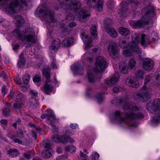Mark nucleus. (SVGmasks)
Masks as SVG:
<instances>
[{
	"mask_svg": "<svg viewBox=\"0 0 160 160\" xmlns=\"http://www.w3.org/2000/svg\"><path fill=\"white\" fill-rule=\"evenodd\" d=\"M61 8H57L66 14V20L69 21L74 19L75 16L78 14L79 20L82 22H86L90 16V10L86 8L81 9L80 8L81 5L80 2L77 0H58Z\"/></svg>",
	"mask_w": 160,
	"mask_h": 160,
	"instance_id": "nucleus-1",
	"label": "nucleus"
},
{
	"mask_svg": "<svg viewBox=\"0 0 160 160\" xmlns=\"http://www.w3.org/2000/svg\"><path fill=\"white\" fill-rule=\"evenodd\" d=\"M140 43L142 46L146 47L151 43L148 36L144 34H141L139 33H133L131 36V41L126 44L124 40L119 41L118 44L122 48H123L122 54L126 57H130L132 55V53H138L140 52V49L138 45Z\"/></svg>",
	"mask_w": 160,
	"mask_h": 160,
	"instance_id": "nucleus-2",
	"label": "nucleus"
},
{
	"mask_svg": "<svg viewBox=\"0 0 160 160\" xmlns=\"http://www.w3.org/2000/svg\"><path fill=\"white\" fill-rule=\"evenodd\" d=\"M14 21L18 27L13 32L15 37L23 41L26 47L30 46L36 41L33 30L30 28L23 30V28H20L24 22L23 18L20 15L16 16Z\"/></svg>",
	"mask_w": 160,
	"mask_h": 160,
	"instance_id": "nucleus-3",
	"label": "nucleus"
},
{
	"mask_svg": "<svg viewBox=\"0 0 160 160\" xmlns=\"http://www.w3.org/2000/svg\"><path fill=\"white\" fill-rule=\"evenodd\" d=\"M122 108L123 110H129L131 111L129 113H127L125 117L123 118L121 116L122 114L119 111H116L113 113L111 119L122 122L126 119H128L129 121H132L134 119L142 118L144 117L142 109L138 108L134 104H131L127 102L123 106Z\"/></svg>",
	"mask_w": 160,
	"mask_h": 160,
	"instance_id": "nucleus-4",
	"label": "nucleus"
},
{
	"mask_svg": "<svg viewBox=\"0 0 160 160\" xmlns=\"http://www.w3.org/2000/svg\"><path fill=\"white\" fill-rule=\"evenodd\" d=\"M150 7H145L142 11V17L137 21H132L130 22V25L134 28H141L146 27L149 28L152 26V20L150 17L152 12L150 10Z\"/></svg>",
	"mask_w": 160,
	"mask_h": 160,
	"instance_id": "nucleus-5",
	"label": "nucleus"
},
{
	"mask_svg": "<svg viewBox=\"0 0 160 160\" xmlns=\"http://www.w3.org/2000/svg\"><path fill=\"white\" fill-rule=\"evenodd\" d=\"M146 109L150 113H155L151 120V124L153 127L160 122V98L151 100L146 106Z\"/></svg>",
	"mask_w": 160,
	"mask_h": 160,
	"instance_id": "nucleus-6",
	"label": "nucleus"
},
{
	"mask_svg": "<svg viewBox=\"0 0 160 160\" xmlns=\"http://www.w3.org/2000/svg\"><path fill=\"white\" fill-rule=\"evenodd\" d=\"M8 0H0L2 2L3 5L2 6L3 9L10 13L17 12L20 8L27 6L29 2L28 0H12L8 4Z\"/></svg>",
	"mask_w": 160,
	"mask_h": 160,
	"instance_id": "nucleus-7",
	"label": "nucleus"
},
{
	"mask_svg": "<svg viewBox=\"0 0 160 160\" xmlns=\"http://www.w3.org/2000/svg\"><path fill=\"white\" fill-rule=\"evenodd\" d=\"M106 63L103 57L99 56L97 58L95 67H90L88 72L87 77L89 82H92L97 80L96 77L97 72H101L104 70Z\"/></svg>",
	"mask_w": 160,
	"mask_h": 160,
	"instance_id": "nucleus-8",
	"label": "nucleus"
},
{
	"mask_svg": "<svg viewBox=\"0 0 160 160\" xmlns=\"http://www.w3.org/2000/svg\"><path fill=\"white\" fill-rule=\"evenodd\" d=\"M151 79L150 75L147 76L145 79L144 85L141 90L137 93H134L133 99L137 101L144 102L148 100L150 97V92L151 88L146 86V84Z\"/></svg>",
	"mask_w": 160,
	"mask_h": 160,
	"instance_id": "nucleus-9",
	"label": "nucleus"
},
{
	"mask_svg": "<svg viewBox=\"0 0 160 160\" xmlns=\"http://www.w3.org/2000/svg\"><path fill=\"white\" fill-rule=\"evenodd\" d=\"M35 15L37 17H42V20L51 22L54 20L53 14L48 9L42 6H39L37 10Z\"/></svg>",
	"mask_w": 160,
	"mask_h": 160,
	"instance_id": "nucleus-10",
	"label": "nucleus"
},
{
	"mask_svg": "<svg viewBox=\"0 0 160 160\" xmlns=\"http://www.w3.org/2000/svg\"><path fill=\"white\" fill-rule=\"evenodd\" d=\"M42 74L44 77L46 79L45 85L41 87V90L47 94H48L51 92L53 89V87L52 84V82L50 80V69L47 66H45L42 71Z\"/></svg>",
	"mask_w": 160,
	"mask_h": 160,
	"instance_id": "nucleus-11",
	"label": "nucleus"
},
{
	"mask_svg": "<svg viewBox=\"0 0 160 160\" xmlns=\"http://www.w3.org/2000/svg\"><path fill=\"white\" fill-rule=\"evenodd\" d=\"M136 64V60L133 58H130L128 62V66L124 62H122L119 65V69L121 72L126 74L128 72V69L132 70L134 68Z\"/></svg>",
	"mask_w": 160,
	"mask_h": 160,
	"instance_id": "nucleus-12",
	"label": "nucleus"
},
{
	"mask_svg": "<svg viewBox=\"0 0 160 160\" xmlns=\"http://www.w3.org/2000/svg\"><path fill=\"white\" fill-rule=\"evenodd\" d=\"M40 145L41 147H43L45 148V149L42 151V156L46 158L50 157L53 153V150L50 148V142L48 140L46 141H42L40 143Z\"/></svg>",
	"mask_w": 160,
	"mask_h": 160,
	"instance_id": "nucleus-13",
	"label": "nucleus"
},
{
	"mask_svg": "<svg viewBox=\"0 0 160 160\" xmlns=\"http://www.w3.org/2000/svg\"><path fill=\"white\" fill-rule=\"evenodd\" d=\"M97 0H87V5L90 8H96L98 11H102L105 2L104 0H98L97 3H95Z\"/></svg>",
	"mask_w": 160,
	"mask_h": 160,
	"instance_id": "nucleus-14",
	"label": "nucleus"
},
{
	"mask_svg": "<svg viewBox=\"0 0 160 160\" xmlns=\"http://www.w3.org/2000/svg\"><path fill=\"white\" fill-rule=\"evenodd\" d=\"M117 46L115 43H110L108 48V52L110 56L113 58L115 59L119 57L118 51L116 49Z\"/></svg>",
	"mask_w": 160,
	"mask_h": 160,
	"instance_id": "nucleus-15",
	"label": "nucleus"
},
{
	"mask_svg": "<svg viewBox=\"0 0 160 160\" xmlns=\"http://www.w3.org/2000/svg\"><path fill=\"white\" fill-rule=\"evenodd\" d=\"M86 32V31L85 30H82V31L81 37L84 42L85 45L84 48L85 50H87L91 48L92 45L91 40L88 37Z\"/></svg>",
	"mask_w": 160,
	"mask_h": 160,
	"instance_id": "nucleus-16",
	"label": "nucleus"
},
{
	"mask_svg": "<svg viewBox=\"0 0 160 160\" xmlns=\"http://www.w3.org/2000/svg\"><path fill=\"white\" fill-rule=\"evenodd\" d=\"M141 65L144 69L150 71L154 67V62L149 58H145L142 60Z\"/></svg>",
	"mask_w": 160,
	"mask_h": 160,
	"instance_id": "nucleus-17",
	"label": "nucleus"
},
{
	"mask_svg": "<svg viewBox=\"0 0 160 160\" xmlns=\"http://www.w3.org/2000/svg\"><path fill=\"white\" fill-rule=\"evenodd\" d=\"M25 100V97L20 92L18 93L16 100V103L13 104V107L16 109H19L21 108L23 102Z\"/></svg>",
	"mask_w": 160,
	"mask_h": 160,
	"instance_id": "nucleus-18",
	"label": "nucleus"
},
{
	"mask_svg": "<svg viewBox=\"0 0 160 160\" xmlns=\"http://www.w3.org/2000/svg\"><path fill=\"white\" fill-rule=\"evenodd\" d=\"M60 42L58 39H56L52 42L49 47L50 51L52 53L54 54L57 51L60 45Z\"/></svg>",
	"mask_w": 160,
	"mask_h": 160,
	"instance_id": "nucleus-19",
	"label": "nucleus"
},
{
	"mask_svg": "<svg viewBox=\"0 0 160 160\" xmlns=\"http://www.w3.org/2000/svg\"><path fill=\"white\" fill-rule=\"evenodd\" d=\"M119 78V73L117 72L112 77L108 78L106 80V83L109 85L112 86L118 81Z\"/></svg>",
	"mask_w": 160,
	"mask_h": 160,
	"instance_id": "nucleus-20",
	"label": "nucleus"
},
{
	"mask_svg": "<svg viewBox=\"0 0 160 160\" xmlns=\"http://www.w3.org/2000/svg\"><path fill=\"white\" fill-rule=\"evenodd\" d=\"M133 78L129 77L127 78L124 81L125 84L128 86L133 88H137L139 85V82L138 81H134Z\"/></svg>",
	"mask_w": 160,
	"mask_h": 160,
	"instance_id": "nucleus-21",
	"label": "nucleus"
},
{
	"mask_svg": "<svg viewBox=\"0 0 160 160\" xmlns=\"http://www.w3.org/2000/svg\"><path fill=\"white\" fill-rule=\"evenodd\" d=\"M47 116L48 117L47 118V120L50 118V120L52 121H55L56 120V117L54 115V113L52 111L51 109H48L46 111V113L45 114L42 115L41 118H47L46 116Z\"/></svg>",
	"mask_w": 160,
	"mask_h": 160,
	"instance_id": "nucleus-22",
	"label": "nucleus"
},
{
	"mask_svg": "<svg viewBox=\"0 0 160 160\" xmlns=\"http://www.w3.org/2000/svg\"><path fill=\"white\" fill-rule=\"evenodd\" d=\"M148 36L150 39L151 43H156L158 42V34L156 32L150 31L148 33Z\"/></svg>",
	"mask_w": 160,
	"mask_h": 160,
	"instance_id": "nucleus-23",
	"label": "nucleus"
},
{
	"mask_svg": "<svg viewBox=\"0 0 160 160\" xmlns=\"http://www.w3.org/2000/svg\"><path fill=\"white\" fill-rule=\"evenodd\" d=\"M76 25V23L74 22H72L69 23L68 26L64 24H62L61 25V28L62 29V31L63 32H66L67 31H69V27L70 28H72L75 27Z\"/></svg>",
	"mask_w": 160,
	"mask_h": 160,
	"instance_id": "nucleus-24",
	"label": "nucleus"
},
{
	"mask_svg": "<svg viewBox=\"0 0 160 160\" xmlns=\"http://www.w3.org/2000/svg\"><path fill=\"white\" fill-rule=\"evenodd\" d=\"M106 31L107 33L112 38H115L118 37V34L115 29L113 28H107L105 27Z\"/></svg>",
	"mask_w": 160,
	"mask_h": 160,
	"instance_id": "nucleus-25",
	"label": "nucleus"
},
{
	"mask_svg": "<svg viewBox=\"0 0 160 160\" xmlns=\"http://www.w3.org/2000/svg\"><path fill=\"white\" fill-rule=\"evenodd\" d=\"M7 153L11 158L17 157L20 154L19 152L16 149H10L7 152Z\"/></svg>",
	"mask_w": 160,
	"mask_h": 160,
	"instance_id": "nucleus-26",
	"label": "nucleus"
},
{
	"mask_svg": "<svg viewBox=\"0 0 160 160\" xmlns=\"http://www.w3.org/2000/svg\"><path fill=\"white\" fill-rule=\"evenodd\" d=\"M118 31L120 34L126 36L130 34V30L128 28L121 27L118 29Z\"/></svg>",
	"mask_w": 160,
	"mask_h": 160,
	"instance_id": "nucleus-27",
	"label": "nucleus"
},
{
	"mask_svg": "<svg viewBox=\"0 0 160 160\" xmlns=\"http://www.w3.org/2000/svg\"><path fill=\"white\" fill-rule=\"evenodd\" d=\"M73 42V39L72 38H65L62 42V44L64 46H68Z\"/></svg>",
	"mask_w": 160,
	"mask_h": 160,
	"instance_id": "nucleus-28",
	"label": "nucleus"
},
{
	"mask_svg": "<svg viewBox=\"0 0 160 160\" xmlns=\"http://www.w3.org/2000/svg\"><path fill=\"white\" fill-rule=\"evenodd\" d=\"M139 4L138 1H136L135 0H129V4L133 10L137 8Z\"/></svg>",
	"mask_w": 160,
	"mask_h": 160,
	"instance_id": "nucleus-29",
	"label": "nucleus"
},
{
	"mask_svg": "<svg viewBox=\"0 0 160 160\" xmlns=\"http://www.w3.org/2000/svg\"><path fill=\"white\" fill-rule=\"evenodd\" d=\"M71 70L73 72V74L76 72H79L80 71V65L78 63H75L71 66Z\"/></svg>",
	"mask_w": 160,
	"mask_h": 160,
	"instance_id": "nucleus-30",
	"label": "nucleus"
},
{
	"mask_svg": "<svg viewBox=\"0 0 160 160\" xmlns=\"http://www.w3.org/2000/svg\"><path fill=\"white\" fill-rule=\"evenodd\" d=\"M145 74L144 71L141 70L139 69L136 71L135 73V77L138 78L143 79Z\"/></svg>",
	"mask_w": 160,
	"mask_h": 160,
	"instance_id": "nucleus-31",
	"label": "nucleus"
},
{
	"mask_svg": "<svg viewBox=\"0 0 160 160\" xmlns=\"http://www.w3.org/2000/svg\"><path fill=\"white\" fill-rule=\"evenodd\" d=\"M90 31L92 36L93 38H96L98 35L96 26L95 25H92Z\"/></svg>",
	"mask_w": 160,
	"mask_h": 160,
	"instance_id": "nucleus-32",
	"label": "nucleus"
},
{
	"mask_svg": "<svg viewBox=\"0 0 160 160\" xmlns=\"http://www.w3.org/2000/svg\"><path fill=\"white\" fill-rule=\"evenodd\" d=\"M64 148L66 151L71 152H75L76 150L75 146L72 145H66Z\"/></svg>",
	"mask_w": 160,
	"mask_h": 160,
	"instance_id": "nucleus-33",
	"label": "nucleus"
},
{
	"mask_svg": "<svg viewBox=\"0 0 160 160\" xmlns=\"http://www.w3.org/2000/svg\"><path fill=\"white\" fill-rule=\"evenodd\" d=\"M28 102L31 106H35L38 104V102L36 97H31L29 99Z\"/></svg>",
	"mask_w": 160,
	"mask_h": 160,
	"instance_id": "nucleus-34",
	"label": "nucleus"
},
{
	"mask_svg": "<svg viewBox=\"0 0 160 160\" xmlns=\"http://www.w3.org/2000/svg\"><path fill=\"white\" fill-rule=\"evenodd\" d=\"M55 121H52L50 120V118L48 119L47 120V122L49 124H50L52 128L53 131L56 132L58 131V128L53 124Z\"/></svg>",
	"mask_w": 160,
	"mask_h": 160,
	"instance_id": "nucleus-35",
	"label": "nucleus"
},
{
	"mask_svg": "<svg viewBox=\"0 0 160 160\" xmlns=\"http://www.w3.org/2000/svg\"><path fill=\"white\" fill-rule=\"evenodd\" d=\"M92 55L91 53H89L88 52H87L82 56V58L83 60L87 59V60L91 62L92 60V58H91L90 57Z\"/></svg>",
	"mask_w": 160,
	"mask_h": 160,
	"instance_id": "nucleus-36",
	"label": "nucleus"
},
{
	"mask_svg": "<svg viewBox=\"0 0 160 160\" xmlns=\"http://www.w3.org/2000/svg\"><path fill=\"white\" fill-rule=\"evenodd\" d=\"M23 57V55L22 53H21L19 56V60L17 64L18 67H20L21 65H23L25 63V60Z\"/></svg>",
	"mask_w": 160,
	"mask_h": 160,
	"instance_id": "nucleus-37",
	"label": "nucleus"
},
{
	"mask_svg": "<svg viewBox=\"0 0 160 160\" xmlns=\"http://www.w3.org/2000/svg\"><path fill=\"white\" fill-rule=\"evenodd\" d=\"M121 6L122 9L119 10L118 11V13L121 15H124V14L128 12L127 8L124 7V5L125 4L124 2H122Z\"/></svg>",
	"mask_w": 160,
	"mask_h": 160,
	"instance_id": "nucleus-38",
	"label": "nucleus"
},
{
	"mask_svg": "<svg viewBox=\"0 0 160 160\" xmlns=\"http://www.w3.org/2000/svg\"><path fill=\"white\" fill-rule=\"evenodd\" d=\"M36 59V67L37 68H40V67H42L44 66V65L42 63L43 60L42 58L41 59L37 58Z\"/></svg>",
	"mask_w": 160,
	"mask_h": 160,
	"instance_id": "nucleus-39",
	"label": "nucleus"
},
{
	"mask_svg": "<svg viewBox=\"0 0 160 160\" xmlns=\"http://www.w3.org/2000/svg\"><path fill=\"white\" fill-rule=\"evenodd\" d=\"M68 137L66 135H63L60 137V142L65 143L68 142Z\"/></svg>",
	"mask_w": 160,
	"mask_h": 160,
	"instance_id": "nucleus-40",
	"label": "nucleus"
},
{
	"mask_svg": "<svg viewBox=\"0 0 160 160\" xmlns=\"http://www.w3.org/2000/svg\"><path fill=\"white\" fill-rule=\"evenodd\" d=\"M30 78V76L28 74L25 75L23 78V82L24 84H28L29 82Z\"/></svg>",
	"mask_w": 160,
	"mask_h": 160,
	"instance_id": "nucleus-41",
	"label": "nucleus"
},
{
	"mask_svg": "<svg viewBox=\"0 0 160 160\" xmlns=\"http://www.w3.org/2000/svg\"><path fill=\"white\" fill-rule=\"evenodd\" d=\"M113 22L112 20L109 18H108L105 20L104 22V26L105 28L107 27V28H108V27L110 26L112 23Z\"/></svg>",
	"mask_w": 160,
	"mask_h": 160,
	"instance_id": "nucleus-42",
	"label": "nucleus"
},
{
	"mask_svg": "<svg viewBox=\"0 0 160 160\" xmlns=\"http://www.w3.org/2000/svg\"><path fill=\"white\" fill-rule=\"evenodd\" d=\"M79 160H87L88 159V156L84 154L83 152L80 151L79 157Z\"/></svg>",
	"mask_w": 160,
	"mask_h": 160,
	"instance_id": "nucleus-43",
	"label": "nucleus"
},
{
	"mask_svg": "<svg viewBox=\"0 0 160 160\" xmlns=\"http://www.w3.org/2000/svg\"><path fill=\"white\" fill-rule=\"evenodd\" d=\"M91 157L93 160H98L99 157V155L97 152L94 151L92 153Z\"/></svg>",
	"mask_w": 160,
	"mask_h": 160,
	"instance_id": "nucleus-44",
	"label": "nucleus"
},
{
	"mask_svg": "<svg viewBox=\"0 0 160 160\" xmlns=\"http://www.w3.org/2000/svg\"><path fill=\"white\" fill-rule=\"evenodd\" d=\"M51 139L52 141V142L57 143L60 142V138H58V136L56 135L52 136L51 137Z\"/></svg>",
	"mask_w": 160,
	"mask_h": 160,
	"instance_id": "nucleus-45",
	"label": "nucleus"
},
{
	"mask_svg": "<svg viewBox=\"0 0 160 160\" xmlns=\"http://www.w3.org/2000/svg\"><path fill=\"white\" fill-rule=\"evenodd\" d=\"M104 98L102 95L97 96L96 97V100L98 104H100Z\"/></svg>",
	"mask_w": 160,
	"mask_h": 160,
	"instance_id": "nucleus-46",
	"label": "nucleus"
},
{
	"mask_svg": "<svg viewBox=\"0 0 160 160\" xmlns=\"http://www.w3.org/2000/svg\"><path fill=\"white\" fill-rule=\"evenodd\" d=\"M100 51V49L99 48L98 46H96L93 48L92 49V52H93L96 54H98L99 53Z\"/></svg>",
	"mask_w": 160,
	"mask_h": 160,
	"instance_id": "nucleus-47",
	"label": "nucleus"
},
{
	"mask_svg": "<svg viewBox=\"0 0 160 160\" xmlns=\"http://www.w3.org/2000/svg\"><path fill=\"white\" fill-rule=\"evenodd\" d=\"M31 154L29 151L23 154L24 157L27 159H30L31 157Z\"/></svg>",
	"mask_w": 160,
	"mask_h": 160,
	"instance_id": "nucleus-48",
	"label": "nucleus"
},
{
	"mask_svg": "<svg viewBox=\"0 0 160 160\" xmlns=\"http://www.w3.org/2000/svg\"><path fill=\"white\" fill-rule=\"evenodd\" d=\"M2 113L3 115L5 116H7L9 115V110L8 108H4L2 110Z\"/></svg>",
	"mask_w": 160,
	"mask_h": 160,
	"instance_id": "nucleus-49",
	"label": "nucleus"
},
{
	"mask_svg": "<svg viewBox=\"0 0 160 160\" xmlns=\"http://www.w3.org/2000/svg\"><path fill=\"white\" fill-rule=\"evenodd\" d=\"M33 80L34 82H38L40 81V78L39 76L36 75L33 77Z\"/></svg>",
	"mask_w": 160,
	"mask_h": 160,
	"instance_id": "nucleus-50",
	"label": "nucleus"
},
{
	"mask_svg": "<svg viewBox=\"0 0 160 160\" xmlns=\"http://www.w3.org/2000/svg\"><path fill=\"white\" fill-rule=\"evenodd\" d=\"M0 122L2 125L6 126L7 124V120L4 119H2L0 120Z\"/></svg>",
	"mask_w": 160,
	"mask_h": 160,
	"instance_id": "nucleus-51",
	"label": "nucleus"
},
{
	"mask_svg": "<svg viewBox=\"0 0 160 160\" xmlns=\"http://www.w3.org/2000/svg\"><path fill=\"white\" fill-rule=\"evenodd\" d=\"M71 128L72 129H77L78 128V125L76 124L71 123L70 125Z\"/></svg>",
	"mask_w": 160,
	"mask_h": 160,
	"instance_id": "nucleus-52",
	"label": "nucleus"
},
{
	"mask_svg": "<svg viewBox=\"0 0 160 160\" xmlns=\"http://www.w3.org/2000/svg\"><path fill=\"white\" fill-rule=\"evenodd\" d=\"M156 82L157 83V85H159L160 83V72L158 74L156 79Z\"/></svg>",
	"mask_w": 160,
	"mask_h": 160,
	"instance_id": "nucleus-53",
	"label": "nucleus"
},
{
	"mask_svg": "<svg viewBox=\"0 0 160 160\" xmlns=\"http://www.w3.org/2000/svg\"><path fill=\"white\" fill-rule=\"evenodd\" d=\"M130 127L132 128H135L137 126V124L134 122H131L129 123Z\"/></svg>",
	"mask_w": 160,
	"mask_h": 160,
	"instance_id": "nucleus-54",
	"label": "nucleus"
},
{
	"mask_svg": "<svg viewBox=\"0 0 160 160\" xmlns=\"http://www.w3.org/2000/svg\"><path fill=\"white\" fill-rule=\"evenodd\" d=\"M31 92L32 94L34 96V97H36L38 95V92L36 90H31Z\"/></svg>",
	"mask_w": 160,
	"mask_h": 160,
	"instance_id": "nucleus-55",
	"label": "nucleus"
},
{
	"mask_svg": "<svg viewBox=\"0 0 160 160\" xmlns=\"http://www.w3.org/2000/svg\"><path fill=\"white\" fill-rule=\"evenodd\" d=\"M112 91L114 92L117 93L119 91V88L118 87H115L113 88Z\"/></svg>",
	"mask_w": 160,
	"mask_h": 160,
	"instance_id": "nucleus-56",
	"label": "nucleus"
},
{
	"mask_svg": "<svg viewBox=\"0 0 160 160\" xmlns=\"http://www.w3.org/2000/svg\"><path fill=\"white\" fill-rule=\"evenodd\" d=\"M51 67L53 68H57V66L55 63V60L54 59L53 60Z\"/></svg>",
	"mask_w": 160,
	"mask_h": 160,
	"instance_id": "nucleus-57",
	"label": "nucleus"
},
{
	"mask_svg": "<svg viewBox=\"0 0 160 160\" xmlns=\"http://www.w3.org/2000/svg\"><path fill=\"white\" fill-rule=\"evenodd\" d=\"M19 46V45L18 44H15L12 47L13 49L14 50H17Z\"/></svg>",
	"mask_w": 160,
	"mask_h": 160,
	"instance_id": "nucleus-58",
	"label": "nucleus"
},
{
	"mask_svg": "<svg viewBox=\"0 0 160 160\" xmlns=\"http://www.w3.org/2000/svg\"><path fill=\"white\" fill-rule=\"evenodd\" d=\"M65 157L61 155L57 157L56 160H64Z\"/></svg>",
	"mask_w": 160,
	"mask_h": 160,
	"instance_id": "nucleus-59",
	"label": "nucleus"
},
{
	"mask_svg": "<svg viewBox=\"0 0 160 160\" xmlns=\"http://www.w3.org/2000/svg\"><path fill=\"white\" fill-rule=\"evenodd\" d=\"M68 142H69L70 143H73L74 142V140L72 138H71L70 137H68Z\"/></svg>",
	"mask_w": 160,
	"mask_h": 160,
	"instance_id": "nucleus-60",
	"label": "nucleus"
},
{
	"mask_svg": "<svg viewBox=\"0 0 160 160\" xmlns=\"http://www.w3.org/2000/svg\"><path fill=\"white\" fill-rule=\"evenodd\" d=\"M2 94L5 95L7 92L6 90L4 87H2Z\"/></svg>",
	"mask_w": 160,
	"mask_h": 160,
	"instance_id": "nucleus-61",
	"label": "nucleus"
},
{
	"mask_svg": "<svg viewBox=\"0 0 160 160\" xmlns=\"http://www.w3.org/2000/svg\"><path fill=\"white\" fill-rule=\"evenodd\" d=\"M31 133L32 135V136L34 137L36 139L37 138V135L35 133V132L33 131H31Z\"/></svg>",
	"mask_w": 160,
	"mask_h": 160,
	"instance_id": "nucleus-62",
	"label": "nucleus"
},
{
	"mask_svg": "<svg viewBox=\"0 0 160 160\" xmlns=\"http://www.w3.org/2000/svg\"><path fill=\"white\" fill-rule=\"evenodd\" d=\"M14 141L16 143H18L19 144H21L22 143V141L18 139H14Z\"/></svg>",
	"mask_w": 160,
	"mask_h": 160,
	"instance_id": "nucleus-63",
	"label": "nucleus"
},
{
	"mask_svg": "<svg viewBox=\"0 0 160 160\" xmlns=\"http://www.w3.org/2000/svg\"><path fill=\"white\" fill-rule=\"evenodd\" d=\"M56 151L57 152L60 153L62 152V149L60 147H58Z\"/></svg>",
	"mask_w": 160,
	"mask_h": 160,
	"instance_id": "nucleus-64",
	"label": "nucleus"
}]
</instances>
